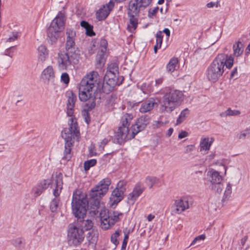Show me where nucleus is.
Wrapping results in <instances>:
<instances>
[{"label":"nucleus","instance_id":"obj_52","mask_svg":"<svg viewBox=\"0 0 250 250\" xmlns=\"http://www.w3.org/2000/svg\"><path fill=\"white\" fill-rule=\"evenodd\" d=\"M159 10V7L158 6L155 7L154 8H150L148 11V17L149 18H152L154 16H155L158 12Z\"/></svg>","mask_w":250,"mask_h":250},{"label":"nucleus","instance_id":"obj_50","mask_svg":"<svg viewBox=\"0 0 250 250\" xmlns=\"http://www.w3.org/2000/svg\"><path fill=\"white\" fill-rule=\"evenodd\" d=\"M126 184V182L125 181L121 180L120 181L117 185L116 188H118V189L121 190V192H125L126 190L125 185Z\"/></svg>","mask_w":250,"mask_h":250},{"label":"nucleus","instance_id":"obj_1","mask_svg":"<svg viewBox=\"0 0 250 250\" xmlns=\"http://www.w3.org/2000/svg\"><path fill=\"white\" fill-rule=\"evenodd\" d=\"M115 87L107 81L102 82L98 73L92 71L81 80L79 87V98L81 101L87 102L86 110H91L96 106L98 92L108 94Z\"/></svg>","mask_w":250,"mask_h":250},{"label":"nucleus","instance_id":"obj_37","mask_svg":"<svg viewBox=\"0 0 250 250\" xmlns=\"http://www.w3.org/2000/svg\"><path fill=\"white\" fill-rule=\"evenodd\" d=\"M189 110L188 108H185L183 110L176 121V125L181 124L185 119L186 117L189 114Z\"/></svg>","mask_w":250,"mask_h":250},{"label":"nucleus","instance_id":"obj_47","mask_svg":"<svg viewBox=\"0 0 250 250\" xmlns=\"http://www.w3.org/2000/svg\"><path fill=\"white\" fill-rule=\"evenodd\" d=\"M121 233V230H117L111 236V241L115 245L119 243L117 241V237L120 235Z\"/></svg>","mask_w":250,"mask_h":250},{"label":"nucleus","instance_id":"obj_31","mask_svg":"<svg viewBox=\"0 0 250 250\" xmlns=\"http://www.w3.org/2000/svg\"><path fill=\"white\" fill-rule=\"evenodd\" d=\"M129 17V23L127 25V30L130 33H133L137 27L138 19L136 15H128Z\"/></svg>","mask_w":250,"mask_h":250},{"label":"nucleus","instance_id":"obj_51","mask_svg":"<svg viewBox=\"0 0 250 250\" xmlns=\"http://www.w3.org/2000/svg\"><path fill=\"white\" fill-rule=\"evenodd\" d=\"M11 244L16 247L20 248L22 244V241L21 238H17L11 241Z\"/></svg>","mask_w":250,"mask_h":250},{"label":"nucleus","instance_id":"obj_16","mask_svg":"<svg viewBox=\"0 0 250 250\" xmlns=\"http://www.w3.org/2000/svg\"><path fill=\"white\" fill-rule=\"evenodd\" d=\"M145 188L144 185L141 182L137 183L133 191L130 193L127 197L128 203L130 205H133L138 198L144 192Z\"/></svg>","mask_w":250,"mask_h":250},{"label":"nucleus","instance_id":"obj_3","mask_svg":"<svg viewBox=\"0 0 250 250\" xmlns=\"http://www.w3.org/2000/svg\"><path fill=\"white\" fill-rule=\"evenodd\" d=\"M69 127L64 128L62 131V137L65 141L64 150L62 161L65 162L72 157L71 149L75 141H79L80 131L77 122L73 118L68 121Z\"/></svg>","mask_w":250,"mask_h":250},{"label":"nucleus","instance_id":"obj_61","mask_svg":"<svg viewBox=\"0 0 250 250\" xmlns=\"http://www.w3.org/2000/svg\"><path fill=\"white\" fill-rule=\"evenodd\" d=\"M237 73V68L236 67L233 68V69L232 70V71L230 73V78H233L234 75L236 74Z\"/></svg>","mask_w":250,"mask_h":250},{"label":"nucleus","instance_id":"obj_57","mask_svg":"<svg viewBox=\"0 0 250 250\" xmlns=\"http://www.w3.org/2000/svg\"><path fill=\"white\" fill-rule=\"evenodd\" d=\"M97 155V153L95 152V150L94 148V146H90L89 147V154L88 156L90 157H93L94 156H96Z\"/></svg>","mask_w":250,"mask_h":250},{"label":"nucleus","instance_id":"obj_12","mask_svg":"<svg viewBox=\"0 0 250 250\" xmlns=\"http://www.w3.org/2000/svg\"><path fill=\"white\" fill-rule=\"evenodd\" d=\"M111 180L108 178L103 179L90 192L91 195L94 196H103L108 191L109 186L111 184Z\"/></svg>","mask_w":250,"mask_h":250},{"label":"nucleus","instance_id":"obj_23","mask_svg":"<svg viewBox=\"0 0 250 250\" xmlns=\"http://www.w3.org/2000/svg\"><path fill=\"white\" fill-rule=\"evenodd\" d=\"M144 10L143 8L140 6L138 1L135 0L133 2L130 0L128 3V15H138L140 11Z\"/></svg>","mask_w":250,"mask_h":250},{"label":"nucleus","instance_id":"obj_19","mask_svg":"<svg viewBox=\"0 0 250 250\" xmlns=\"http://www.w3.org/2000/svg\"><path fill=\"white\" fill-rule=\"evenodd\" d=\"M124 78L122 77L121 78L118 77L117 72H112L110 70L106 71L104 77V81H107L110 83L111 84L116 86L117 84L120 85Z\"/></svg>","mask_w":250,"mask_h":250},{"label":"nucleus","instance_id":"obj_39","mask_svg":"<svg viewBox=\"0 0 250 250\" xmlns=\"http://www.w3.org/2000/svg\"><path fill=\"white\" fill-rule=\"evenodd\" d=\"M250 137V128H247L237 135V137L240 140H244Z\"/></svg>","mask_w":250,"mask_h":250},{"label":"nucleus","instance_id":"obj_56","mask_svg":"<svg viewBox=\"0 0 250 250\" xmlns=\"http://www.w3.org/2000/svg\"><path fill=\"white\" fill-rule=\"evenodd\" d=\"M14 46H11L8 48H7L4 52V55L5 56H8L10 58H12L13 55V51L12 50V49L14 48Z\"/></svg>","mask_w":250,"mask_h":250},{"label":"nucleus","instance_id":"obj_53","mask_svg":"<svg viewBox=\"0 0 250 250\" xmlns=\"http://www.w3.org/2000/svg\"><path fill=\"white\" fill-rule=\"evenodd\" d=\"M20 34L18 32H13L12 35L7 39L6 42H11L17 40L20 37Z\"/></svg>","mask_w":250,"mask_h":250},{"label":"nucleus","instance_id":"obj_42","mask_svg":"<svg viewBox=\"0 0 250 250\" xmlns=\"http://www.w3.org/2000/svg\"><path fill=\"white\" fill-rule=\"evenodd\" d=\"M210 188L211 190L216 192L218 193H221L223 188L222 182L217 183L216 184L215 183L211 184L210 186Z\"/></svg>","mask_w":250,"mask_h":250},{"label":"nucleus","instance_id":"obj_63","mask_svg":"<svg viewBox=\"0 0 250 250\" xmlns=\"http://www.w3.org/2000/svg\"><path fill=\"white\" fill-rule=\"evenodd\" d=\"M163 79L162 78L156 79L155 80L156 85H159L163 83Z\"/></svg>","mask_w":250,"mask_h":250},{"label":"nucleus","instance_id":"obj_7","mask_svg":"<svg viewBox=\"0 0 250 250\" xmlns=\"http://www.w3.org/2000/svg\"><path fill=\"white\" fill-rule=\"evenodd\" d=\"M71 205L73 213L76 217L86 216L88 208V202L87 198L80 194H77V191L74 192Z\"/></svg>","mask_w":250,"mask_h":250},{"label":"nucleus","instance_id":"obj_54","mask_svg":"<svg viewBox=\"0 0 250 250\" xmlns=\"http://www.w3.org/2000/svg\"><path fill=\"white\" fill-rule=\"evenodd\" d=\"M61 81L65 84H68L69 82V77L67 73H63L61 75Z\"/></svg>","mask_w":250,"mask_h":250},{"label":"nucleus","instance_id":"obj_11","mask_svg":"<svg viewBox=\"0 0 250 250\" xmlns=\"http://www.w3.org/2000/svg\"><path fill=\"white\" fill-rule=\"evenodd\" d=\"M62 174L60 173L55 177V188L53 190V194L55 196V198L52 200L50 205V210L52 212H56L58 208L60 200L57 197L60 195L62 188Z\"/></svg>","mask_w":250,"mask_h":250},{"label":"nucleus","instance_id":"obj_43","mask_svg":"<svg viewBox=\"0 0 250 250\" xmlns=\"http://www.w3.org/2000/svg\"><path fill=\"white\" fill-rule=\"evenodd\" d=\"M107 42L104 39H102L100 42V49L98 52L106 53L107 46Z\"/></svg>","mask_w":250,"mask_h":250},{"label":"nucleus","instance_id":"obj_59","mask_svg":"<svg viewBox=\"0 0 250 250\" xmlns=\"http://www.w3.org/2000/svg\"><path fill=\"white\" fill-rule=\"evenodd\" d=\"M188 133L186 131H182L178 135V138L180 139L185 138L188 136Z\"/></svg>","mask_w":250,"mask_h":250},{"label":"nucleus","instance_id":"obj_45","mask_svg":"<svg viewBox=\"0 0 250 250\" xmlns=\"http://www.w3.org/2000/svg\"><path fill=\"white\" fill-rule=\"evenodd\" d=\"M231 193V186L229 183H228L223 198V201L227 200L230 195Z\"/></svg>","mask_w":250,"mask_h":250},{"label":"nucleus","instance_id":"obj_32","mask_svg":"<svg viewBox=\"0 0 250 250\" xmlns=\"http://www.w3.org/2000/svg\"><path fill=\"white\" fill-rule=\"evenodd\" d=\"M213 139L211 138V141H209V138H204L201 139L200 143V151L208 150L213 141Z\"/></svg>","mask_w":250,"mask_h":250},{"label":"nucleus","instance_id":"obj_5","mask_svg":"<svg viewBox=\"0 0 250 250\" xmlns=\"http://www.w3.org/2000/svg\"><path fill=\"white\" fill-rule=\"evenodd\" d=\"M65 49V51L60 52L58 53V66L60 69L62 70L71 69L76 64L78 63L80 54L75 48Z\"/></svg>","mask_w":250,"mask_h":250},{"label":"nucleus","instance_id":"obj_8","mask_svg":"<svg viewBox=\"0 0 250 250\" xmlns=\"http://www.w3.org/2000/svg\"><path fill=\"white\" fill-rule=\"evenodd\" d=\"M123 213H119L117 211H109L104 209L100 212V219L101 221V227L104 229H107L113 226L116 222L123 217Z\"/></svg>","mask_w":250,"mask_h":250},{"label":"nucleus","instance_id":"obj_25","mask_svg":"<svg viewBox=\"0 0 250 250\" xmlns=\"http://www.w3.org/2000/svg\"><path fill=\"white\" fill-rule=\"evenodd\" d=\"M207 176L211 184L221 182L223 180V178L220 173L213 169L209 170L208 172Z\"/></svg>","mask_w":250,"mask_h":250},{"label":"nucleus","instance_id":"obj_36","mask_svg":"<svg viewBox=\"0 0 250 250\" xmlns=\"http://www.w3.org/2000/svg\"><path fill=\"white\" fill-rule=\"evenodd\" d=\"M234 55L235 56H240L243 52L244 46L241 42L238 41L233 45Z\"/></svg>","mask_w":250,"mask_h":250},{"label":"nucleus","instance_id":"obj_40","mask_svg":"<svg viewBox=\"0 0 250 250\" xmlns=\"http://www.w3.org/2000/svg\"><path fill=\"white\" fill-rule=\"evenodd\" d=\"M97 164L96 159H93L84 162L83 164L84 169L85 171L88 170L90 167L95 166Z\"/></svg>","mask_w":250,"mask_h":250},{"label":"nucleus","instance_id":"obj_27","mask_svg":"<svg viewBox=\"0 0 250 250\" xmlns=\"http://www.w3.org/2000/svg\"><path fill=\"white\" fill-rule=\"evenodd\" d=\"M134 116L131 113H125L123 115L121 118V127H127L129 129V126L130 125L131 121L133 119Z\"/></svg>","mask_w":250,"mask_h":250},{"label":"nucleus","instance_id":"obj_20","mask_svg":"<svg viewBox=\"0 0 250 250\" xmlns=\"http://www.w3.org/2000/svg\"><path fill=\"white\" fill-rule=\"evenodd\" d=\"M66 41L65 43V48H75V37L76 32L73 29L68 28L66 29Z\"/></svg>","mask_w":250,"mask_h":250},{"label":"nucleus","instance_id":"obj_14","mask_svg":"<svg viewBox=\"0 0 250 250\" xmlns=\"http://www.w3.org/2000/svg\"><path fill=\"white\" fill-rule=\"evenodd\" d=\"M129 131V130L127 127H123L119 126L117 130L115 132V134L113 138V143L119 145L124 144L126 141Z\"/></svg>","mask_w":250,"mask_h":250},{"label":"nucleus","instance_id":"obj_34","mask_svg":"<svg viewBox=\"0 0 250 250\" xmlns=\"http://www.w3.org/2000/svg\"><path fill=\"white\" fill-rule=\"evenodd\" d=\"M86 239L88 242L89 245L91 248L95 247L97 242V236L93 231L88 232L86 236Z\"/></svg>","mask_w":250,"mask_h":250},{"label":"nucleus","instance_id":"obj_9","mask_svg":"<svg viewBox=\"0 0 250 250\" xmlns=\"http://www.w3.org/2000/svg\"><path fill=\"white\" fill-rule=\"evenodd\" d=\"M68 242L70 245L77 246L84 239L83 229H80L75 224H70L67 231Z\"/></svg>","mask_w":250,"mask_h":250},{"label":"nucleus","instance_id":"obj_62","mask_svg":"<svg viewBox=\"0 0 250 250\" xmlns=\"http://www.w3.org/2000/svg\"><path fill=\"white\" fill-rule=\"evenodd\" d=\"M84 116H85V117H84L85 122L87 124H88L89 123V122H90V117H89V114L87 112H86V115H84Z\"/></svg>","mask_w":250,"mask_h":250},{"label":"nucleus","instance_id":"obj_18","mask_svg":"<svg viewBox=\"0 0 250 250\" xmlns=\"http://www.w3.org/2000/svg\"><path fill=\"white\" fill-rule=\"evenodd\" d=\"M67 98V114L69 117H72L74 113V107L77 101V95L72 91H67L66 94Z\"/></svg>","mask_w":250,"mask_h":250},{"label":"nucleus","instance_id":"obj_2","mask_svg":"<svg viewBox=\"0 0 250 250\" xmlns=\"http://www.w3.org/2000/svg\"><path fill=\"white\" fill-rule=\"evenodd\" d=\"M234 59L231 56L224 53L219 54L207 68L206 75L207 79L215 83L223 76L225 66L230 69L233 64Z\"/></svg>","mask_w":250,"mask_h":250},{"label":"nucleus","instance_id":"obj_44","mask_svg":"<svg viewBox=\"0 0 250 250\" xmlns=\"http://www.w3.org/2000/svg\"><path fill=\"white\" fill-rule=\"evenodd\" d=\"M206 238V235L205 234H201L196 237L191 242L190 246L196 245L198 246L200 245V243L201 241H203Z\"/></svg>","mask_w":250,"mask_h":250},{"label":"nucleus","instance_id":"obj_38","mask_svg":"<svg viewBox=\"0 0 250 250\" xmlns=\"http://www.w3.org/2000/svg\"><path fill=\"white\" fill-rule=\"evenodd\" d=\"M159 179L156 177L147 176L145 179V183L151 188L158 182Z\"/></svg>","mask_w":250,"mask_h":250},{"label":"nucleus","instance_id":"obj_30","mask_svg":"<svg viewBox=\"0 0 250 250\" xmlns=\"http://www.w3.org/2000/svg\"><path fill=\"white\" fill-rule=\"evenodd\" d=\"M105 53L98 52L96 58L95 66L97 68H101L105 64L106 59Z\"/></svg>","mask_w":250,"mask_h":250},{"label":"nucleus","instance_id":"obj_22","mask_svg":"<svg viewBox=\"0 0 250 250\" xmlns=\"http://www.w3.org/2000/svg\"><path fill=\"white\" fill-rule=\"evenodd\" d=\"M125 192H121V190L118 189V188H115L111 194L110 197V201L112 202L111 205L116 206L120 202H121L124 198V195Z\"/></svg>","mask_w":250,"mask_h":250},{"label":"nucleus","instance_id":"obj_10","mask_svg":"<svg viewBox=\"0 0 250 250\" xmlns=\"http://www.w3.org/2000/svg\"><path fill=\"white\" fill-rule=\"evenodd\" d=\"M141 104L139 108V111L142 113H146L151 110L155 105H157V103L153 98H149V99L142 102L133 103L132 102H128L127 103V109L136 110L140 104Z\"/></svg>","mask_w":250,"mask_h":250},{"label":"nucleus","instance_id":"obj_13","mask_svg":"<svg viewBox=\"0 0 250 250\" xmlns=\"http://www.w3.org/2000/svg\"><path fill=\"white\" fill-rule=\"evenodd\" d=\"M150 121V117L148 115H145L140 117L136 121L135 124L131 126V138H134L139 132L144 130Z\"/></svg>","mask_w":250,"mask_h":250},{"label":"nucleus","instance_id":"obj_24","mask_svg":"<svg viewBox=\"0 0 250 250\" xmlns=\"http://www.w3.org/2000/svg\"><path fill=\"white\" fill-rule=\"evenodd\" d=\"M50 184L51 182L49 180H44L39 183L33 189L35 196L36 197L40 196Z\"/></svg>","mask_w":250,"mask_h":250},{"label":"nucleus","instance_id":"obj_55","mask_svg":"<svg viewBox=\"0 0 250 250\" xmlns=\"http://www.w3.org/2000/svg\"><path fill=\"white\" fill-rule=\"evenodd\" d=\"M118 68L117 66L115 64H111L108 65L107 71L110 70L114 73L117 72V74H118Z\"/></svg>","mask_w":250,"mask_h":250},{"label":"nucleus","instance_id":"obj_29","mask_svg":"<svg viewBox=\"0 0 250 250\" xmlns=\"http://www.w3.org/2000/svg\"><path fill=\"white\" fill-rule=\"evenodd\" d=\"M81 26L85 29V34L89 37H92L95 35V33L93 31V25L90 24L85 21H82L80 23Z\"/></svg>","mask_w":250,"mask_h":250},{"label":"nucleus","instance_id":"obj_58","mask_svg":"<svg viewBox=\"0 0 250 250\" xmlns=\"http://www.w3.org/2000/svg\"><path fill=\"white\" fill-rule=\"evenodd\" d=\"M123 232L125 234L124 239L123 241L128 242V239L129 238V234L130 233V230H127V229H124Z\"/></svg>","mask_w":250,"mask_h":250},{"label":"nucleus","instance_id":"obj_4","mask_svg":"<svg viewBox=\"0 0 250 250\" xmlns=\"http://www.w3.org/2000/svg\"><path fill=\"white\" fill-rule=\"evenodd\" d=\"M183 93L173 88L167 87L164 91L160 110L161 112L170 113L182 100Z\"/></svg>","mask_w":250,"mask_h":250},{"label":"nucleus","instance_id":"obj_64","mask_svg":"<svg viewBox=\"0 0 250 250\" xmlns=\"http://www.w3.org/2000/svg\"><path fill=\"white\" fill-rule=\"evenodd\" d=\"M192 150H193V146H192V145L187 146L186 147V149L185 152L188 153L189 152L191 151Z\"/></svg>","mask_w":250,"mask_h":250},{"label":"nucleus","instance_id":"obj_46","mask_svg":"<svg viewBox=\"0 0 250 250\" xmlns=\"http://www.w3.org/2000/svg\"><path fill=\"white\" fill-rule=\"evenodd\" d=\"M156 44L158 45L159 46L161 47L162 42H163V35L162 34V31H159L157 32L156 34Z\"/></svg>","mask_w":250,"mask_h":250},{"label":"nucleus","instance_id":"obj_49","mask_svg":"<svg viewBox=\"0 0 250 250\" xmlns=\"http://www.w3.org/2000/svg\"><path fill=\"white\" fill-rule=\"evenodd\" d=\"M141 89L144 94H147L149 93L152 92L151 86H150L149 84H147L146 83H143L141 86Z\"/></svg>","mask_w":250,"mask_h":250},{"label":"nucleus","instance_id":"obj_48","mask_svg":"<svg viewBox=\"0 0 250 250\" xmlns=\"http://www.w3.org/2000/svg\"><path fill=\"white\" fill-rule=\"evenodd\" d=\"M143 9L148 7L151 3L152 0H136Z\"/></svg>","mask_w":250,"mask_h":250},{"label":"nucleus","instance_id":"obj_17","mask_svg":"<svg viewBox=\"0 0 250 250\" xmlns=\"http://www.w3.org/2000/svg\"><path fill=\"white\" fill-rule=\"evenodd\" d=\"M173 207L175 208L173 210L174 213H181L189 208L188 198L187 197H182L179 199L176 200Z\"/></svg>","mask_w":250,"mask_h":250},{"label":"nucleus","instance_id":"obj_26","mask_svg":"<svg viewBox=\"0 0 250 250\" xmlns=\"http://www.w3.org/2000/svg\"><path fill=\"white\" fill-rule=\"evenodd\" d=\"M55 78V73L52 66H48L42 73V79L44 82L53 81Z\"/></svg>","mask_w":250,"mask_h":250},{"label":"nucleus","instance_id":"obj_60","mask_svg":"<svg viewBox=\"0 0 250 250\" xmlns=\"http://www.w3.org/2000/svg\"><path fill=\"white\" fill-rule=\"evenodd\" d=\"M114 5V3L112 0H110L107 4H106L105 5V8H108L110 10V11H111L113 8Z\"/></svg>","mask_w":250,"mask_h":250},{"label":"nucleus","instance_id":"obj_33","mask_svg":"<svg viewBox=\"0 0 250 250\" xmlns=\"http://www.w3.org/2000/svg\"><path fill=\"white\" fill-rule=\"evenodd\" d=\"M38 58L41 62H43L46 59L48 56L47 49L44 45H40L38 49Z\"/></svg>","mask_w":250,"mask_h":250},{"label":"nucleus","instance_id":"obj_28","mask_svg":"<svg viewBox=\"0 0 250 250\" xmlns=\"http://www.w3.org/2000/svg\"><path fill=\"white\" fill-rule=\"evenodd\" d=\"M110 10L105 8L104 5L96 12V18L99 21L105 19L110 13Z\"/></svg>","mask_w":250,"mask_h":250},{"label":"nucleus","instance_id":"obj_6","mask_svg":"<svg viewBox=\"0 0 250 250\" xmlns=\"http://www.w3.org/2000/svg\"><path fill=\"white\" fill-rule=\"evenodd\" d=\"M65 17L64 14L59 11L52 21L46 31L47 38L50 43L53 44L56 42L60 33L64 29Z\"/></svg>","mask_w":250,"mask_h":250},{"label":"nucleus","instance_id":"obj_21","mask_svg":"<svg viewBox=\"0 0 250 250\" xmlns=\"http://www.w3.org/2000/svg\"><path fill=\"white\" fill-rule=\"evenodd\" d=\"M83 217H78L77 218V227L80 228V229L84 230H90L93 226V223L91 220L86 219L84 220Z\"/></svg>","mask_w":250,"mask_h":250},{"label":"nucleus","instance_id":"obj_15","mask_svg":"<svg viewBox=\"0 0 250 250\" xmlns=\"http://www.w3.org/2000/svg\"><path fill=\"white\" fill-rule=\"evenodd\" d=\"M89 198L88 200V208L89 207L90 211L93 212L95 215H97L99 213V215H100V212L104 210L100 208V198L102 196H99L98 195L97 196L93 197L91 195L90 192H89Z\"/></svg>","mask_w":250,"mask_h":250},{"label":"nucleus","instance_id":"obj_41","mask_svg":"<svg viewBox=\"0 0 250 250\" xmlns=\"http://www.w3.org/2000/svg\"><path fill=\"white\" fill-rule=\"evenodd\" d=\"M240 114V112L237 110H231L230 108H228L225 112L220 114L222 117L227 116H236Z\"/></svg>","mask_w":250,"mask_h":250},{"label":"nucleus","instance_id":"obj_35","mask_svg":"<svg viewBox=\"0 0 250 250\" xmlns=\"http://www.w3.org/2000/svg\"><path fill=\"white\" fill-rule=\"evenodd\" d=\"M178 62V60L177 58H172L167 65V71L170 73L173 72L175 70Z\"/></svg>","mask_w":250,"mask_h":250}]
</instances>
